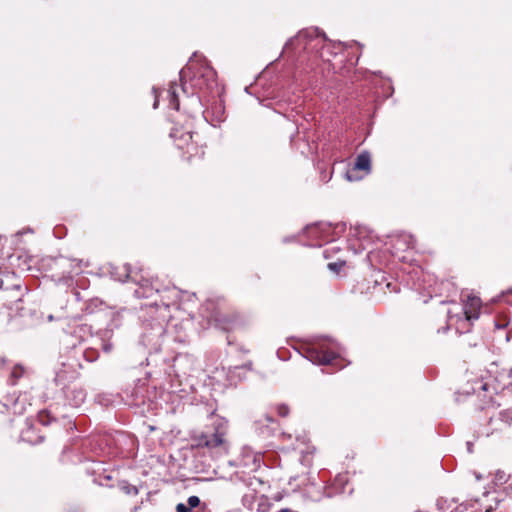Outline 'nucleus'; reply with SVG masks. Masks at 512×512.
Here are the masks:
<instances>
[{
  "label": "nucleus",
  "mask_w": 512,
  "mask_h": 512,
  "mask_svg": "<svg viewBox=\"0 0 512 512\" xmlns=\"http://www.w3.org/2000/svg\"><path fill=\"white\" fill-rule=\"evenodd\" d=\"M227 432L228 423L223 419H216L204 430L192 434L191 446L207 449L210 453H227L229 449Z\"/></svg>",
  "instance_id": "f257e3e1"
},
{
  "label": "nucleus",
  "mask_w": 512,
  "mask_h": 512,
  "mask_svg": "<svg viewBox=\"0 0 512 512\" xmlns=\"http://www.w3.org/2000/svg\"><path fill=\"white\" fill-rule=\"evenodd\" d=\"M512 425V406L490 416L480 433L485 437L499 435L507 432Z\"/></svg>",
  "instance_id": "f03ea898"
},
{
  "label": "nucleus",
  "mask_w": 512,
  "mask_h": 512,
  "mask_svg": "<svg viewBox=\"0 0 512 512\" xmlns=\"http://www.w3.org/2000/svg\"><path fill=\"white\" fill-rule=\"evenodd\" d=\"M65 371L61 370L56 374L55 382L62 387L68 404L72 407L81 406L86 399V391L77 383L65 384Z\"/></svg>",
  "instance_id": "7ed1b4c3"
},
{
  "label": "nucleus",
  "mask_w": 512,
  "mask_h": 512,
  "mask_svg": "<svg viewBox=\"0 0 512 512\" xmlns=\"http://www.w3.org/2000/svg\"><path fill=\"white\" fill-rule=\"evenodd\" d=\"M416 245L415 238L407 233L396 235L392 239V254L399 260H406V256L402 255L403 252L414 250Z\"/></svg>",
  "instance_id": "20e7f679"
},
{
  "label": "nucleus",
  "mask_w": 512,
  "mask_h": 512,
  "mask_svg": "<svg viewBox=\"0 0 512 512\" xmlns=\"http://www.w3.org/2000/svg\"><path fill=\"white\" fill-rule=\"evenodd\" d=\"M255 433L262 439L272 437L278 429L277 421L269 414H263L253 422Z\"/></svg>",
  "instance_id": "39448f33"
},
{
  "label": "nucleus",
  "mask_w": 512,
  "mask_h": 512,
  "mask_svg": "<svg viewBox=\"0 0 512 512\" xmlns=\"http://www.w3.org/2000/svg\"><path fill=\"white\" fill-rule=\"evenodd\" d=\"M336 356V353L332 351L312 347L307 349L305 357L314 364L328 365L333 362Z\"/></svg>",
  "instance_id": "423d86ee"
},
{
  "label": "nucleus",
  "mask_w": 512,
  "mask_h": 512,
  "mask_svg": "<svg viewBox=\"0 0 512 512\" xmlns=\"http://www.w3.org/2000/svg\"><path fill=\"white\" fill-rule=\"evenodd\" d=\"M211 319L215 322L216 326L224 331H231L238 328L240 322L237 315H224L215 313L211 316Z\"/></svg>",
  "instance_id": "0eeeda50"
},
{
  "label": "nucleus",
  "mask_w": 512,
  "mask_h": 512,
  "mask_svg": "<svg viewBox=\"0 0 512 512\" xmlns=\"http://www.w3.org/2000/svg\"><path fill=\"white\" fill-rule=\"evenodd\" d=\"M481 308V300L476 296H468L463 312L467 321L478 319Z\"/></svg>",
  "instance_id": "6e6552de"
},
{
  "label": "nucleus",
  "mask_w": 512,
  "mask_h": 512,
  "mask_svg": "<svg viewBox=\"0 0 512 512\" xmlns=\"http://www.w3.org/2000/svg\"><path fill=\"white\" fill-rule=\"evenodd\" d=\"M59 265L63 268V273L67 275L78 274L81 272V260L69 259L65 257L59 258Z\"/></svg>",
  "instance_id": "1a4fd4ad"
},
{
  "label": "nucleus",
  "mask_w": 512,
  "mask_h": 512,
  "mask_svg": "<svg viewBox=\"0 0 512 512\" xmlns=\"http://www.w3.org/2000/svg\"><path fill=\"white\" fill-rule=\"evenodd\" d=\"M20 438L29 444H38L43 441V437L39 435L32 424L26 423V428L21 431Z\"/></svg>",
  "instance_id": "9d476101"
},
{
  "label": "nucleus",
  "mask_w": 512,
  "mask_h": 512,
  "mask_svg": "<svg viewBox=\"0 0 512 512\" xmlns=\"http://www.w3.org/2000/svg\"><path fill=\"white\" fill-rule=\"evenodd\" d=\"M354 170H363L367 173L370 172L371 169V157L370 154L366 151L360 153L354 163Z\"/></svg>",
  "instance_id": "9b49d317"
},
{
  "label": "nucleus",
  "mask_w": 512,
  "mask_h": 512,
  "mask_svg": "<svg viewBox=\"0 0 512 512\" xmlns=\"http://www.w3.org/2000/svg\"><path fill=\"white\" fill-rule=\"evenodd\" d=\"M452 512H493L492 508H482L480 504L475 501L471 503H462L458 505Z\"/></svg>",
  "instance_id": "f8f14e48"
},
{
  "label": "nucleus",
  "mask_w": 512,
  "mask_h": 512,
  "mask_svg": "<svg viewBox=\"0 0 512 512\" xmlns=\"http://www.w3.org/2000/svg\"><path fill=\"white\" fill-rule=\"evenodd\" d=\"M170 136L175 140H178V147L183 149L185 145H188L192 140V132L187 131L186 133H182L179 129L175 128L171 131Z\"/></svg>",
  "instance_id": "ddd939ff"
},
{
  "label": "nucleus",
  "mask_w": 512,
  "mask_h": 512,
  "mask_svg": "<svg viewBox=\"0 0 512 512\" xmlns=\"http://www.w3.org/2000/svg\"><path fill=\"white\" fill-rule=\"evenodd\" d=\"M242 455L244 458V465H249V461L252 460L255 466H259L261 460V453H256L252 450L251 447L245 446L242 449Z\"/></svg>",
  "instance_id": "4468645a"
},
{
  "label": "nucleus",
  "mask_w": 512,
  "mask_h": 512,
  "mask_svg": "<svg viewBox=\"0 0 512 512\" xmlns=\"http://www.w3.org/2000/svg\"><path fill=\"white\" fill-rule=\"evenodd\" d=\"M108 334L105 332L102 336L93 338L95 344L105 353H110L113 350V344L109 341Z\"/></svg>",
  "instance_id": "2eb2a0df"
},
{
  "label": "nucleus",
  "mask_w": 512,
  "mask_h": 512,
  "mask_svg": "<svg viewBox=\"0 0 512 512\" xmlns=\"http://www.w3.org/2000/svg\"><path fill=\"white\" fill-rule=\"evenodd\" d=\"M167 296L163 297L166 301H163V305L166 307L177 305L180 291L173 287L166 289Z\"/></svg>",
  "instance_id": "dca6fc26"
},
{
  "label": "nucleus",
  "mask_w": 512,
  "mask_h": 512,
  "mask_svg": "<svg viewBox=\"0 0 512 512\" xmlns=\"http://www.w3.org/2000/svg\"><path fill=\"white\" fill-rule=\"evenodd\" d=\"M167 96L169 98L170 106L175 110H179V100L176 83L170 84L169 89L167 90Z\"/></svg>",
  "instance_id": "f3484780"
},
{
  "label": "nucleus",
  "mask_w": 512,
  "mask_h": 512,
  "mask_svg": "<svg viewBox=\"0 0 512 512\" xmlns=\"http://www.w3.org/2000/svg\"><path fill=\"white\" fill-rule=\"evenodd\" d=\"M83 356L88 362H94L98 359L99 347L95 344L94 339L92 340V346L84 351Z\"/></svg>",
  "instance_id": "a211bd4d"
},
{
  "label": "nucleus",
  "mask_w": 512,
  "mask_h": 512,
  "mask_svg": "<svg viewBox=\"0 0 512 512\" xmlns=\"http://www.w3.org/2000/svg\"><path fill=\"white\" fill-rule=\"evenodd\" d=\"M25 369L22 365H15L10 373L9 381L12 385H15L17 381L24 375Z\"/></svg>",
  "instance_id": "6ab92c4d"
},
{
  "label": "nucleus",
  "mask_w": 512,
  "mask_h": 512,
  "mask_svg": "<svg viewBox=\"0 0 512 512\" xmlns=\"http://www.w3.org/2000/svg\"><path fill=\"white\" fill-rule=\"evenodd\" d=\"M55 420L56 419L52 416L51 412L48 410L40 411L38 414V421L43 426H47Z\"/></svg>",
  "instance_id": "aec40b11"
},
{
  "label": "nucleus",
  "mask_w": 512,
  "mask_h": 512,
  "mask_svg": "<svg viewBox=\"0 0 512 512\" xmlns=\"http://www.w3.org/2000/svg\"><path fill=\"white\" fill-rule=\"evenodd\" d=\"M73 333L78 335L79 338H83L91 333V328L86 324H80L74 329Z\"/></svg>",
  "instance_id": "412c9836"
},
{
  "label": "nucleus",
  "mask_w": 512,
  "mask_h": 512,
  "mask_svg": "<svg viewBox=\"0 0 512 512\" xmlns=\"http://www.w3.org/2000/svg\"><path fill=\"white\" fill-rule=\"evenodd\" d=\"M276 412L281 417H286L289 414V407L285 404H279L276 406Z\"/></svg>",
  "instance_id": "4be33fe9"
},
{
  "label": "nucleus",
  "mask_w": 512,
  "mask_h": 512,
  "mask_svg": "<svg viewBox=\"0 0 512 512\" xmlns=\"http://www.w3.org/2000/svg\"><path fill=\"white\" fill-rule=\"evenodd\" d=\"M475 384H476V387L472 388L474 393L477 391H487L488 390V384L483 382L482 380H477L475 382Z\"/></svg>",
  "instance_id": "5701e85b"
},
{
  "label": "nucleus",
  "mask_w": 512,
  "mask_h": 512,
  "mask_svg": "<svg viewBox=\"0 0 512 512\" xmlns=\"http://www.w3.org/2000/svg\"><path fill=\"white\" fill-rule=\"evenodd\" d=\"M122 489L124 490L125 493L127 494H133V495H137L138 494V489L136 486L134 485H131V484H128L126 483L125 485L122 486Z\"/></svg>",
  "instance_id": "b1692460"
},
{
  "label": "nucleus",
  "mask_w": 512,
  "mask_h": 512,
  "mask_svg": "<svg viewBox=\"0 0 512 512\" xmlns=\"http://www.w3.org/2000/svg\"><path fill=\"white\" fill-rule=\"evenodd\" d=\"M200 504V499L198 496H190L187 500V505L192 509V508H195L197 506H199Z\"/></svg>",
  "instance_id": "393cba45"
},
{
  "label": "nucleus",
  "mask_w": 512,
  "mask_h": 512,
  "mask_svg": "<svg viewBox=\"0 0 512 512\" xmlns=\"http://www.w3.org/2000/svg\"><path fill=\"white\" fill-rule=\"evenodd\" d=\"M200 74L201 76L206 77L208 80H214L215 77V72L209 67L204 68V71Z\"/></svg>",
  "instance_id": "a878e982"
},
{
  "label": "nucleus",
  "mask_w": 512,
  "mask_h": 512,
  "mask_svg": "<svg viewBox=\"0 0 512 512\" xmlns=\"http://www.w3.org/2000/svg\"><path fill=\"white\" fill-rule=\"evenodd\" d=\"M176 511L177 512H193L192 509L187 504H184V503L177 504Z\"/></svg>",
  "instance_id": "bb28decb"
},
{
  "label": "nucleus",
  "mask_w": 512,
  "mask_h": 512,
  "mask_svg": "<svg viewBox=\"0 0 512 512\" xmlns=\"http://www.w3.org/2000/svg\"><path fill=\"white\" fill-rule=\"evenodd\" d=\"M503 300L509 304L512 305V289L508 290L506 293L502 295Z\"/></svg>",
  "instance_id": "cd10ccee"
},
{
  "label": "nucleus",
  "mask_w": 512,
  "mask_h": 512,
  "mask_svg": "<svg viewBox=\"0 0 512 512\" xmlns=\"http://www.w3.org/2000/svg\"><path fill=\"white\" fill-rule=\"evenodd\" d=\"M344 263H339V262H333V263H329L328 264V268L332 271H339L342 266H343Z\"/></svg>",
  "instance_id": "c85d7f7f"
},
{
  "label": "nucleus",
  "mask_w": 512,
  "mask_h": 512,
  "mask_svg": "<svg viewBox=\"0 0 512 512\" xmlns=\"http://www.w3.org/2000/svg\"><path fill=\"white\" fill-rule=\"evenodd\" d=\"M194 69L193 64L191 61L186 65L184 69H182L179 73L180 78L182 79L183 74H185L187 71H192Z\"/></svg>",
  "instance_id": "c756f323"
},
{
  "label": "nucleus",
  "mask_w": 512,
  "mask_h": 512,
  "mask_svg": "<svg viewBox=\"0 0 512 512\" xmlns=\"http://www.w3.org/2000/svg\"><path fill=\"white\" fill-rule=\"evenodd\" d=\"M7 363V360L4 356L0 355V369L3 368Z\"/></svg>",
  "instance_id": "7c9ffc66"
},
{
  "label": "nucleus",
  "mask_w": 512,
  "mask_h": 512,
  "mask_svg": "<svg viewBox=\"0 0 512 512\" xmlns=\"http://www.w3.org/2000/svg\"><path fill=\"white\" fill-rule=\"evenodd\" d=\"M304 36H306V33L300 32V33L298 34V36L296 37V40H297L298 42H301Z\"/></svg>",
  "instance_id": "2f4dec72"
},
{
  "label": "nucleus",
  "mask_w": 512,
  "mask_h": 512,
  "mask_svg": "<svg viewBox=\"0 0 512 512\" xmlns=\"http://www.w3.org/2000/svg\"><path fill=\"white\" fill-rule=\"evenodd\" d=\"M313 41H314L313 39H310L308 42L304 43V46L306 47L307 45H310Z\"/></svg>",
  "instance_id": "473e14b6"
},
{
  "label": "nucleus",
  "mask_w": 512,
  "mask_h": 512,
  "mask_svg": "<svg viewBox=\"0 0 512 512\" xmlns=\"http://www.w3.org/2000/svg\"><path fill=\"white\" fill-rule=\"evenodd\" d=\"M47 319H48V321H53L54 320V316L50 314V315H48Z\"/></svg>",
  "instance_id": "72a5a7b5"
},
{
  "label": "nucleus",
  "mask_w": 512,
  "mask_h": 512,
  "mask_svg": "<svg viewBox=\"0 0 512 512\" xmlns=\"http://www.w3.org/2000/svg\"><path fill=\"white\" fill-rule=\"evenodd\" d=\"M293 41H294L293 39H290V40L286 43V46H288V45L292 44V43H293Z\"/></svg>",
  "instance_id": "f704fd0d"
},
{
  "label": "nucleus",
  "mask_w": 512,
  "mask_h": 512,
  "mask_svg": "<svg viewBox=\"0 0 512 512\" xmlns=\"http://www.w3.org/2000/svg\"><path fill=\"white\" fill-rule=\"evenodd\" d=\"M467 444H468V450L471 451V446H472L471 443L468 442Z\"/></svg>",
  "instance_id": "c9c22d12"
},
{
  "label": "nucleus",
  "mask_w": 512,
  "mask_h": 512,
  "mask_svg": "<svg viewBox=\"0 0 512 512\" xmlns=\"http://www.w3.org/2000/svg\"><path fill=\"white\" fill-rule=\"evenodd\" d=\"M3 287V280L0 279V289Z\"/></svg>",
  "instance_id": "e433bc0d"
},
{
  "label": "nucleus",
  "mask_w": 512,
  "mask_h": 512,
  "mask_svg": "<svg viewBox=\"0 0 512 512\" xmlns=\"http://www.w3.org/2000/svg\"><path fill=\"white\" fill-rule=\"evenodd\" d=\"M158 102L157 100L154 102V108H157Z\"/></svg>",
  "instance_id": "4c0bfd02"
},
{
  "label": "nucleus",
  "mask_w": 512,
  "mask_h": 512,
  "mask_svg": "<svg viewBox=\"0 0 512 512\" xmlns=\"http://www.w3.org/2000/svg\"><path fill=\"white\" fill-rule=\"evenodd\" d=\"M199 72H193V76L196 77Z\"/></svg>",
  "instance_id": "58836bf2"
}]
</instances>
